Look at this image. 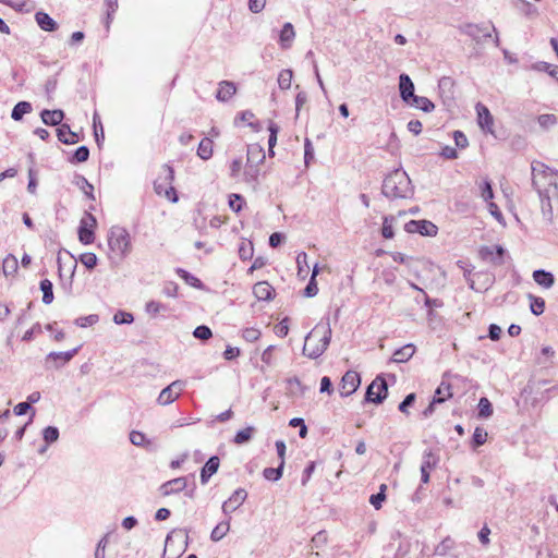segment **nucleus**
I'll return each instance as SVG.
<instances>
[{"mask_svg": "<svg viewBox=\"0 0 558 558\" xmlns=\"http://www.w3.org/2000/svg\"><path fill=\"white\" fill-rule=\"evenodd\" d=\"M533 185L538 192L544 218L553 221L554 205H558V171L543 162L532 163Z\"/></svg>", "mask_w": 558, "mask_h": 558, "instance_id": "nucleus-1", "label": "nucleus"}, {"mask_svg": "<svg viewBox=\"0 0 558 558\" xmlns=\"http://www.w3.org/2000/svg\"><path fill=\"white\" fill-rule=\"evenodd\" d=\"M331 339L329 323L316 325L305 337L303 354L310 359L319 357L328 348Z\"/></svg>", "mask_w": 558, "mask_h": 558, "instance_id": "nucleus-2", "label": "nucleus"}, {"mask_svg": "<svg viewBox=\"0 0 558 558\" xmlns=\"http://www.w3.org/2000/svg\"><path fill=\"white\" fill-rule=\"evenodd\" d=\"M381 192L388 198L408 197L412 193V185L407 172L395 170L388 174L383 182Z\"/></svg>", "mask_w": 558, "mask_h": 558, "instance_id": "nucleus-3", "label": "nucleus"}, {"mask_svg": "<svg viewBox=\"0 0 558 558\" xmlns=\"http://www.w3.org/2000/svg\"><path fill=\"white\" fill-rule=\"evenodd\" d=\"M109 258L113 262L122 259L130 251V235L124 228L112 227L108 235Z\"/></svg>", "mask_w": 558, "mask_h": 558, "instance_id": "nucleus-4", "label": "nucleus"}, {"mask_svg": "<svg viewBox=\"0 0 558 558\" xmlns=\"http://www.w3.org/2000/svg\"><path fill=\"white\" fill-rule=\"evenodd\" d=\"M174 179V171L169 165H163L161 168V174L154 182V190L156 194L165 196L172 203L178 202V196L172 182Z\"/></svg>", "mask_w": 558, "mask_h": 558, "instance_id": "nucleus-5", "label": "nucleus"}, {"mask_svg": "<svg viewBox=\"0 0 558 558\" xmlns=\"http://www.w3.org/2000/svg\"><path fill=\"white\" fill-rule=\"evenodd\" d=\"M388 393V385L381 376H377L366 389L365 401L381 403Z\"/></svg>", "mask_w": 558, "mask_h": 558, "instance_id": "nucleus-6", "label": "nucleus"}, {"mask_svg": "<svg viewBox=\"0 0 558 558\" xmlns=\"http://www.w3.org/2000/svg\"><path fill=\"white\" fill-rule=\"evenodd\" d=\"M185 387V383L183 380H174L166 388H163L158 398L157 403L159 405H169L174 402L182 393Z\"/></svg>", "mask_w": 558, "mask_h": 558, "instance_id": "nucleus-7", "label": "nucleus"}, {"mask_svg": "<svg viewBox=\"0 0 558 558\" xmlns=\"http://www.w3.org/2000/svg\"><path fill=\"white\" fill-rule=\"evenodd\" d=\"M296 266L299 279H306L308 276L310 279H316V277L319 275L318 264H314L313 267H311L308 256L304 252L298 254Z\"/></svg>", "mask_w": 558, "mask_h": 558, "instance_id": "nucleus-8", "label": "nucleus"}, {"mask_svg": "<svg viewBox=\"0 0 558 558\" xmlns=\"http://www.w3.org/2000/svg\"><path fill=\"white\" fill-rule=\"evenodd\" d=\"M404 230L408 233H420L421 235L434 236L438 228L428 220H410L404 223Z\"/></svg>", "mask_w": 558, "mask_h": 558, "instance_id": "nucleus-9", "label": "nucleus"}, {"mask_svg": "<svg viewBox=\"0 0 558 558\" xmlns=\"http://www.w3.org/2000/svg\"><path fill=\"white\" fill-rule=\"evenodd\" d=\"M361 384L360 375L354 371H348L341 378L339 391L343 397H348L356 391Z\"/></svg>", "mask_w": 558, "mask_h": 558, "instance_id": "nucleus-10", "label": "nucleus"}, {"mask_svg": "<svg viewBox=\"0 0 558 558\" xmlns=\"http://www.w3.org/2000/svg\"><path fill=\"white\" fill-rule=\"evenodd\" d=\"M489 28L496 32L494 25L466 24L463 27V33L470 36L476 43H483L484 39L492 37Z\"/></svg>", "mask_w": 558, "mask_h": 558, "instance_id": "nucleus-11", "label": "nucleus"}, {"mask_svg": "<svg viewBox=\"0 0 558 558\" xmlns=\"http://www.w3.org/2000/svg\"><path fill=\"white\" fill-rule=\"evenodd\" d=\"M96 225V219L93 215L88 214L81 220L78 228V239L84 244H90L94 241L93 228Z\"/></svg>", "mask_w": 558, "mask_h": 558, "instance_id": "nucleus-12", "label": "nucleus"}, {"mask_svg": "<svg viewBox=\"0 0 558 558\" xmlns=\"http://www.w3.org/2000/svg\"><path fill=\"white\" fill-rule=\"evenodd\" d=\"M439 462V457L436 456L432 450L425 451L423 456V462L421 465V478L423 483L429 482V472L435 469Z\"/></svg>", "mask_w": 558, "mask_h": 558, "instance_id": "nucleus-13", "label": "nucleus"}, {"mask_svg": "<svg viewBox=\"0 0 558 558\" xmlns=\"http://www.w3.org/2000/svg\"><path fill=\"white\" fill-rule=\"evenodd\" d=\"M476 112H477V122L480 128L483 131H486L488 133H494L493 125H494V119L490 114L488 108L484 106L483 104L478 102L476 105Z\"/></svg>", "mask_w": 558, "mask_h": 558, "instance_id": "nucleus-14", "label": "nucleus"}, {"mask_svg": "<svg viewBox=\"0 0 558 558\" xmlns=\"http://www.w3.org/2000/svg\"><path fill=\"white\" fill-rule=\"evenodd\" d=\"M399 92L400 97L405 104H410V100L415 96L414 84L408 74H400L399 76Z\"/></svg>", "mask_w": 558, "mask_h": 558, "instance_id": "nucleus-15", "label": "nucleus"}, {"mask_svg": "<svg viewBox=\"0 0 558 558\" xmlns=\"http://www.w3.org/2000/svg\"><path fill=\"white\" fill-rule=\"evenodd\" d=\"M187 481L186 477H177L163 483L160 486V493L163 496H169L172 494H178L186 488Z\"/></svg>", "mask_w": 558, "mask_h": 558, "instance_id": "nucleus-16", "label": "nucleus"}, {"mask_svg": "<svg viewBox=\"0 0 558 558\" xmlns=\"http://www.w3.org/2000/svg\"><path fill=\"white\" fill-rule=\"evenodd\" d=\"M220 465V460L217 456H213L208 459L205 465L201 470V483L207 484L209 478L217 473Z\"/></svg>", "mask_w": 558, "mask_h": 558, "instance_id": "nucleus-17", "label": "nucleus"}, {"mask_svg": "<svg viewBox=\"0 0 558 558\" xmlns=\"http://www.w3.org/2000/svg\"><path fill=\"white\" fill-rule=\"evenodd\" d=\"M253 293L260 301H268L272 298L275 289L269 284V281H256L253 287Z\"/></svg>", "mask_w": 558, "mask_h": 558, "instance_id": "nucleus-18", "label": "nucleus"}, {"mask_svg": "<svg viewBox=\"0 0 558 558\" xmlns=\"http://www.w3.org/2000/svg\"><path fill=\"white\" fill-rule=\"evenodd\" d=\"M295 38V31L291 23H286L279 34V45L282 49L291 48Z\"/></svg>", "mask_w": 558, "mask_h": 558, "instance_id": "nucleus-19", "label": "nucleus"}, {"mask_svg": "<svg viewBox=\"0 0 558 558\" xmlns=\"http://www.w3.org/2000/svg\"><path fill=\"white\" fill-rule=\"evenodd\" d=\"M43 122L47 125H61L64 118V112L60 109L48 110L45 109L40 113Z\"/></svg>", "mask_w": 558, "mask_h": 558, "instance_id": "nucleus-20", "label": "nucleus"}, {"mask_svg": "<svg viewBox=\"0 0 558 558\" xmlns=\"http://www.w3.org/2000/svg\"><path fill=\"white\" fill-rule=\"evenodd\" d=\"M415 353V345L412 343L405 344L396 350L392 354V362L404 363L408 362Z\"/></svg>", "mask_w": 558, "mask_h": 558, "instance_id": "nucleus-21", "label": "nucleus"}, {"mask_svg": "<svg viewBox=\"0 0 558 558\" xmlns=\"http://www.w3.org/2000/svg\"><path fill=\"white\" fill-rule=\"evenodd\" d=\"M58 140L64 144H75L78 142L76 133L70 130L68 124H61L57 130Z\"/></svg>", "mask_w": 558, "mask_h": 558, "instance_id": "nucleus-22", "label": "nucleus"}, {"mask_svg": "<svg viewBox=\"0 0 558 558\" xmlns=\"http://www.w3.org/2000/svg\"><path fill=\"white\" fill-rule=\"evenodd\" d=\"M36 22L38 26L46 32H53L58 28V24L53 19L49 16V14L45 12H37L35 14Z\"/></svg>", "mask_w": 558, "mask_h": 558, "instance_id": "nucleus-23", "label": "nucleus"}, {"mask_svg": "<svg viewBox=\"0 0 558 558\" xmlns=\"http://www.w3.org/2000/svg\"><path fill=\"white\" fill-rule=\"evenodd\" d=\"M235 85L232 82L222 81L219 84L216 97L220 101H227L235 94Z\"/></svg>", "mask_w": 558, "mask_h": 558, "instance_id": "nucleus-24", "label": "nucleus"}, {"mask_svg": "<svg viewBox=\"0 0 558 558\" xmlns=\"http://www.w3.org/2000/svg\"><path fill=\"white\" fill-rule=\"evenodd\" d=\"M58 262L60 279H71L73 277V270L76 267V260L72 256H69L64 265L61 264V258H58Z\"/></svg>", "mask_w": 558, "mask_h": 558, "instance_id": "nucleus-25", "label": "nucleus"}, {"mask_svg": "<svg viewBox=\"0 0 558 558\" xmlns=\"http://www.w3.org/2000/svg\"><path fill=\"white\" fill-rule=\"evenodd\" d=\"M409 105L424 112H432L435 109V105L428 98L417 95L410 100Z\"/></svg>", "mask_w": 558, "mask_h": 558, "instance_id": "nucleus-26", "label": "nucleus"}, {"mask_svg": "<svg viewBox=\"0 0 558 558\" xmlns=\"http://www.w3.org/2000/svg\"><path fill=\"white\" fill-rule=\"evenodd\" d=\"M399 216L384 217L381 234L385 239H392L395 235L393 228L398 223Z\"/></svg>", "mask_w": 558, "mask_h": 558, "instance_id": "nucleus-27", "label": "nucleus"}, {"mask_svg": "<svg viewBox=\"0 0 558 558\" xmlns=\"http://www.w3.org/2000/svg\"><path fill=\"white\" fill-rule=\"evenodd\" d=\"M175 542L183 543L184 545H186L187 534L182 530L172 531L170 534H168L165 544V551L171 548Z\"/></svg>", "mask_w": 558, "mask_h": 558, "instance_id": "nucleus-28", "label": "nucleus"}, {"mask_svg": "<svg viewBox=\"0 0 558 558\" xmlns=\"http://www.w3.org/2000/svg\"><path fill=\"white\" fill-rule=\"evenodd\" d=\"M452 397L451 387L442 381L435 391L434 403H442Z\"/></svg>", "mask_w": 558, "mask_h": 558, "instance_id": "nucleus-29", "label": "nucleus"}, {"mask_svg": "<svg viewBox=\"0 0 558 558\" xmlns=\"http://www.w3.org/2000/svg\"><path fill=\"white\" fill-rule=\"evenodd\" d=\"M197 156L203 160H208L213 156V141L210 138L205 137L201 141Z\"/></svg>", "mask_w": 558, "mask_h": 558, "instance_id": "nucleus-30", "label": "nucleus"}, {"mask_svg": "<svg viewBox=\"0 0 558 558\" xmlns=\"http://www.w3.org/2000/svg\"><path fill=\"white\" fill-rule=\"evenodd\" d=\"M456 547V543L451 537H446L435 548V555L447 556L452 553Z\"/></svg>", "mask_w": 558, "mask_h": 558, "instance_id": "nucleus-31", "label": "nucleus"}, {"mask_svg": "<svg viewBox=\"0 0 558 558\" xmlns=\"http://www.w3.org/2000/svg\"><path fill=\"white\" fill-rule=\"evenodd\" d=\"M31 111L32 105L28 101H20L14 106L11 112V118L15 121H20L24 114L29 113Z\"/></svg>", "mask_w": 558, "mask_h": 558, "instance_id": "nucleus-32", "label": "nucleus"}, {"mask_svg": "<svg viewBox=\"0 0 558 558\" xmlns=\"http://www.w3.org/2000/svg\"><path fill=\"white\" fill-rule=\"evenodd\" d=\"M19 268L17 259L13 255H8L2 263V270L5 277L13 276Z\"/></svg>", "mask_w": 558, "mask_h": 558, "instance_id": "nucleus-33", "label": "nucleus"}, {"mask_svg": "<svg viewBox=\"0 0 558 558\" xmlns=\"http://www.w3.org/2000/svg\"><path fill=\"white\" fill-rule=\"evenodd\" d=\"M265 159L264 149L258 144H253L248 146L247 149V160L250 162H262Z\"/></svg>", "mask_w": 558, "mask_h": 558, "instance_id": "nucleus-34", "label": "nucleus"}, {"mask_svg": "<svg viewBox=\"0 0 558 558\" xmlns=\"http://www.w3.org/2000/svg\"><path fill=\"white\" fill-rule=\"evenodd\" d=\"M229 530H230L229 521H222V522L218 523L211 531V534H210L211 541H214V542L220 541L222 537L226 536V534L229 532Z\"/></svg>", "mask_w": 558, "mask_h": 558, "instance_id": "nucleus-35", "label": "nucleus"}, {"mask_svg": "<svg viewBox=\"0 0 558 558\" xmlns=\"http://www.w3.org/2000/svg\"><path fill=\"white\" fill-rule=\"evenodd\" d=\"M292 77H293L292 70L284 69V70L280 71V73L278 75V80H277L279 88L282 90L289 89L291 87Z\"/></svg>", "mask_w": 558, "mask_h": 558, "instance_id": "nucleus-36", "label": "nucleus"}, {"mask_svg": "<svg viewBox=\"0 0 558 558\" xmlns=\"http://www.w3.org/2000/svg\"><path fill=\"white\" fill-rule=\"evenodd\" d=\"M283 468L282 463H279L277 468H266L263 475L268 481L277 482L282 477Z\"/></svg>", "mask_w": 558, "mask_h": 558, "instance_id": "nucleus-37", "label": "nucleus"}, {"mask_svg": "<svg viewBox=\"0 0 558 558\" xmlns=\"http://www.w3.org/2000/svg\"><path fill=\"white\" fill-rule=\"evenodd\" d=\"M527 298L531 301V303H530L531 312L536 316L543 314L544 308H545L544 300L542 298L534 296L533 294H529Z\"/></svg>", "mask_w": 558, "mask_h": 558, "instance_id": "nucleus-38", "label": "nucleus"}, {"mask_svg": "<svg viewBox=\"0 0 558 558\" xmlns=\"http://www.w3.org/2000/svg\"><path fill=\"white\" fill-rule=\"evenodd\" d=\"M268 131H269L268 151H269L270 156H274V154H275L274 147L276 146V143H277V135L279 132V126L276 123L270 122L268 125Z\"/></svg>", "mask_w": 558, "mask_h": 558, "instance_id": "nucleus-39", "label": "nucleus"}, {"mask_svg": "<svg viewBox=\"0 0 558 558\" xmlns=\"http://www.w3.org/2000/svg\"><path fill=\"white\" fill-rule=\"evenodd\" d=\"M493 414V405L490 401L483 397L478 401V417L487 418Z\"/></svg>", "mask_w": 558, "mask_h": 558, "instance_id": "nucleus-40", "label": "nucleus"}, {"mask_svg": "<svg viewBox=\"0 0 558 558\" xmlns=\"http://www.w3.org/2000/svg\"><path fill=\"white\" fill-rule=\"evenodd\" d=\"M78 349L75 348L71 351H66V352H51L48 354L47 359L48 360H62L63 363H66L69 361H71L73 359V356L77 353Z\"/></svg>", "mask_w": 558, "mask_h": 558, "instance_id": "nucleus-41", "label": "nucleus"}, {"mask_svg": "<svg viewBox=\"0 0 558 558\" xmlns=\"http://www.w3.org/2000/svg\"><path fill=\"white\" fill-rule=\"evenodd\" d=\"M40 290L43 291V302L50 304L53 301L52 281H40Z\"/></svg>", "mask_w": 558, "mask_h": 558, "instance_id": "nucleus-42", "label": "nucleus"}, {"mask_svg": "<svg viewBox=\"0 0 558 558\" xmlns=\"http://www.w3.org/2000/svg\"><path fill=\"white\" fill-rule=\"evenodd\" d=\"M254 433V427L250 426L239 430L234 437V442L238 445L245 444L251 440Z\"/></svg>", "mask_w": 558, "mask_h": 558, "instance_id": "nucleus-43", "label": "nucleus"}, {"mask_svg": "<svg viewBox=\"0 0 558 558\" xmlns=\"http://www.w3.org/2000/svg\"><path fill=\"white\" fill-rule=\"evenodd\" d=\"M93 126H94V135L96 138V142L99 144L100 141H104L105 134H104V128L100 121V118L97 112L93 116Z\"/></svg>", "mask_w": 558, "mask_h": 558, "instance_id": "nucleus-44", "label": "nucleus"}, {"mask_svg": "<svg viewBox=\"0 0 558 558\" xmlns=\"http://www.w3.org/2000/svg\"><path fill=\"white\" fill-rule=\"evenodd\" d=\"M533 68L537 71L547 72L550 76L558 81V65H553L547 62H538L534 64Z\"/></svg>", "mask_w": 558, "mask_h": 558, "instance_id": "nucleus-45", "label": "nucleus"}, {"mask_svg": "<svg viewBox=\"0 0 558 558\" xmlns=\"http://www.w3.org/2000/svg\"><path fill=\"white\" fill-rule=\"evenodd\" d=\"M487 440V432L482 427H476L473 437L472 442L474 447H480L484 445Z\"/></svg>", "mask_w": 558, "mask_h": 558, "instance_id": "nucleus-46", "label": "nucleus"}, {"mask_svg": "<svg viewBox=\"0 0 558 558\" xmlns=\"http://www.w3.org/2000/svg\"><path fill=\"white\" fill-rule=\"evenodd\" d=\"M193 336L196 339L205 341V340H208L209 338H211L213 332L208 326L201 325L194 329Z\"/></svg>", "mask_w": 558, "mask_h": 558, "instance_id": "nucleus-47", "label": "nucleus"}, {"mask_svg": "<svg viewBox=\"0 0 558 558\" xmlns=\"http://www.w3.org/2000/svg\"><path fill=\"white\" fill-rule=\"evenodd\" d=\"M43 437L47 444H52L59 438V429L54 426H48L44 429Z\"/></svg>", "mask_w": 558, "mask_h": 558, "instance_id": "nucleus-48", "label": "nucleus"}, {"mask_svg": "<svg viewBox=\"0 0 558 558\" xmlns=\"http://www.w3.org/2000/svg\"><path fill=\"white\" fill-rule=\"evenodd\" d=\"M482 198L488 204L494 198V192L492 189V184L488 180H484V182L480 186Z\"/></svg>", "mask_w": 558, "mask_h": 558, "instance_id": "nucleus-49", "label": "nucleus"}, {"mask_svg": "<svg viewBox=\"0 0 558 558\" xmlns=\"http://www.w3.org/2000/svg\"><path fill=\"white\" fill-rule=\"evenodd\" d=\"M134 320V317L131 313H128V312H123V311H118L114 315H113V322L117 324V325H121V324H132Z\"/></svg>", "mask_w": 558, "mask_h": 558, "instance_id": "nucleus-50", "label": "nucleus"}, {"mask_svg": "<svg viewBox=\"0 0 558 558\" xmlns=\"http://www.w3.org/2000/svg\"><path fill=\"white\" fill-rule=\"evenodd\" d=\"M260 335V330L254 327L245 328L242 332L243 339L246 340L247 342H254L258 340Z\"/></svg>", "mask_w": 558, "mask_h": 558, "instance_id": "nucleus-51", "label": "nucleus"}, {"mask_svg": "<svg viewBox=\"0 0 558 558\" xmlns=\"http://www.w3.org/2000/svg\"><path fill=\"white\" fill-rule=\"evenodd\" d=\"M247 497V493L244 488H238L233 492V494L230 496L229 500L235 504V506H241Z\"/></svg>", "mask_w": 558, "mask_h": 558, "instance_id": "nucleus-52", "label": "nucleus"}, {"mask_svg": "<svg viewBox=\"0 0 558 558\" xmlns=\"http://www.w3.org/2000/svg\"><path fill=\"white\" fill-rule=\"evenodd\" d=\"M130 441L137 447L145 446V444H149L146 441V437L142 432L133 430L130 433Z\"/></svg>", "mask_w": 558, "mask_h": 558, "instance_id": "nucleus-53", "label": "nucleus"}, {"mask_svg": "<svg viewBox=\"0 0 558 558\" xmlns=\"http://www.w3.org/2000/svg\"><path fill=\"white\" fill-rule=\"evenodd\" d=\"M290 426L300 428L299 435L301 438H305L307 435V427L304 423V420L301 417H294L290 421Z\"/></svg>", "mask_w": 558, "mask_h": 558, "instance_id": "nucleus-54", "label": "nucleus"}, {"mask_svg": "<svg viewBox=\"0 0 558 558\" xmlns=\"http://www.w3.org/2000/svg\"><path fill=\"white\" fill-rule=\"evenodd\" d=\"M453 140H454V144L458 148L464 149L469 145V141L462 131H459V130L454 131Z\"/></svg>", "mask_w": 558, "mask_h": 558, "instance_id": "nucleus-55", "label": "nucleus"}, {"mask_svg": "<svg viewBox=\"0 0 558 558\" xmlns=\"http://www.w3.org/2000/svg\"><path fill=\"white\" fill-rule=\"evenodd\" d=\"M98 322V316L95 315V314H92V315H88V316H85V317H80L75 320V324L78 326V327H87V326H93L95 325L96 323Z\"/></svg>", "mask_w": 558, "mask_h": 558, "instance_id": "nucleus-56", "label": "nucleus"}, {"mask_svg": "<svg viewBox=\"0 0 558 558\" xmlns=\"http://www.w3.org/2000/svg\"><path fill=\"white\" fill-rule=\"evenodd\" d=\"M88 157L89 149L86 146H80L73 155V160L76 162H84L88 159Z\"/></svg>", "mask_w": 558, "mask_h": 558, "instance_id": "nucleus-57", "label": "nucleus"}, {"mask_svg": "<svg viewBox=\"0 0 558 558\" xmlns=\"http://www.w3.org/2000/svg\"><path fill=\"white\" fill-rule=\"evenodd\" d=\"M244 204V199L239 194H232L229 199V206L232 210L235 213H239L242 209V206Z\"/></svg>", "mask_w": 558, "mask_h": 558, "instance_id": "nucleus-58", "label": "nucleus"}, {"mask_svg": "<svg viewBox=\"0 0 558 558\" xmlns=\"http://www.w3.org/2000/svg\"><path fill=\"white\" fill-rule=\"evenodd\" d=\"M239 254L242 259H248L253 255L252 242H243L239 247Z\"/></svg>", "mask_w": 558, "mask_h": 558, "instance_id": "nucleus-59", "label": "nucleus"}, {"mask_svg": "<svg viewBox=\"0 0 558 558\" xmlns=\"http://www.w3.org/2000/svg\"><path fill=\"white\" fill-rule=\"evenodd\" d=\"M538 123L543 128H549L557 123V118L556 116L549 113L541 114L538 117Z\"/></svg>", "mask_w": 558, "mask_h": 558, "instance_id": "nucleus-60", "label": "nucleus"}, {"mask_svg": "<svg viewBox=\"0 0 558 558\" xmlns=\"http://www.w3.org/2000/svg\"><path fill=\"white\" fill-rule=\"evenodd\" d=\"M274 350H275V347L274 345H269L262 353L260 360L267 366H272L274 365V354H272Z\"/></svg>", "mask_w": 558, "mask_h": 558, "instance_id": "nucleus-61", "label": "nucleus"}, {"mask_svg": "<svg viewBox=\"0 0 558 558\" xmlns=\"http://www.w3.org/2000/svg\"><path fill=\"white\" fill-rule=\"evenodd\" d=\"M416 396L415 393H409L403 401L399 404V411L408 414V408L412 407L415 402Z\"/></svg>", "mask_w": 558, "mask_h": 558, "instance_id": "nucleus-62", "label": "nucleus"}, {"mask_svg": "<svg viewBox=\"0 0 558 558\" xmlns=\"http://www.w3.org/2000/svg\"><path fill=\"white\" fill-rule=\"evenodd\" d=\"M288 322H289L288 318H283L278 325L275 326V333L278 337L283 338L288 335V332H289Z\"/></svg>", "mask_w": 558, "mask_h": 558, "instance_id": "nucleus-63", "label": "nucleus"}, {"mask_svg": "<svg viewBox=\"0 0 558 558\" xmlns=\"http://www.w3.org/2000/svg\"><path fill=\"white\" fill-rule=\"evenodd\" d=\"M108 544V534L105 535L97 544L94 558H105V549Z\"/></svg>", "mask_w": 558, "mask_h": 558, "instance_id": "nucleus-64", "label": "nucleus"}]
</instances>
